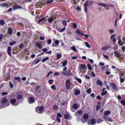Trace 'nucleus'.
I'll return each mask as SVG.
<instances>
[{
  "label": "nucleus",
  "mask_w": 125,
  "mask_h": 125,
  "mask_svg": "<svg viewBox=\"0 0 125 125\" xmlns=\"http://www.w3.org/2000/svg\"><path fill=\"white\" fill-rule=\"evenodd\" d=\"M10 102L11 104L14 106H17L20 103H22V101L17 100L14 98H12L10 99Z\"/></svg>",
  "instance_id": "obj_1"
},
{
  "label": "nucleus",
  "mask_w": 125,
  "mask_h": 125,
  "mask_svg": "<svg viewBox=\"0 0 125 125\" xmlns=\"http://www.w3.org/2000/svg\"><path fill=\"white\" fill-rule=\"evenodd\" d=\"M94 2L93 1H87L84 4V11L86 12L87 11V7L88 5L89 7L91 6Z\"/></svg>",
  "instance_id": "obj_2"
},
{
  "label": "nucleus",
  "mask_w": 125,
  "mask_h": 125,
  "mask_svg": "<svg viewBox=\"0 0 125 125\" xmlns=\"http://www.w3.org/2000/svg\"><path fill=\"white\" fill-rule=\"evenodd\" d=\"M8 100L6 98H3L1 102L2 105L5 107L9 106L10 104V103L9 102H8Z\"/></svg>",
  "instance_id": "obj_3"
},
{
  "label": "nucleus",
  "mask_w": 125,
  "mask_h": 125,
  "mask_svg": "<svg viewBox=\"0 0 125 125\" xmlns=\"http://www.w3.org/2000/svg\"><path fill=\"white\" fill-rule=\"evenodd\" d=\"M65 84L66 88L67 89H69L71 86V81L70 79L68 78L65 81Z\"/></svg>",
  "instance_id": "obj_4"
},
{
  "label": "nucleus",
  "mask_w": 125,
  "mask_h": 125,
  "mask_svg": "<svg viewBox=\"0 0 125 125\" xmlns=\"http://www.w3.org/2000/svg\"><path fill=\"white\" fill-rule=\"evenodd\" d=\"M43 107L42 106L37 107L36 108L35 111L38 113L41 114L43 112Z\"/></svg>",
  "instance_id": "obj_5"
},
{
  "label": "nucleus",
  "mask_w": 125,
  "mask_h": 125,
  "mask_svg": "<svg viewBox=\"0 0 125 125\" xmlns=\"http://www.w3.org/2000/svg\"><path fill=\"white\" fill-rule=\"evenodd\" d=\"M62 73L63 75L66 76H71L73 74V73L69 70L65 71L62 72Z\"/></svg>",
  "instance_id": "obj_6"
},
{
  "label": "nucleus",
  "mask_w": 125,
  "mask_h": 125,
  "mask_svg": "<svg viewBox=\"0 0 125 125\" xmlns=\"http://www.w3.org/2000/svg\"><path fill=\"white\" fill-rule=\"evenodd\" d=\"M110 86L113 89L116 90L118 87L115 83H111L110 84Z\"/></svg>",
  "instance_id": "obj_7"
},
{
  "label": "nucleus",
  "mask_w": 125,
  "mask_h": 125,
  "mask_svg": "<svg viewBox=\"0 0 125 125\" xmlns=\"http://www.w3.org/2000/svg\"><path fill=\"white\" fill-rule=\"evenodd\" d=\"M35 99L34 98L32 97H30L29 98L28 102L29 103L32 104L34 102Z\"/></svg>",
  "instance_id": "obj_8"
},
{
  "label": "nucleus",
  "mask_w": 125,
  "mask_h": 125,
  "mask_svg": "<svg viewBox=\"0 0 125 125\" xmlns=\"http://www.w3.org/2000/svg\"><path fill=\"white\" fill-rule=\"evenodd\" d=\"M12 8L14 10H15L18 9H21L22 8L19 5H16L14 6Z\"/></svg>",
  "instance_id": "obj_9"
},
{
  "label": "nucleus",
  "mask_w": 125,
  "mask_h": 125,
  "mask_svg": "<svg viewBox=\"0 0 125 125\" xmlns=\"http://www.w3.org/2000/svg\"><path fill=\"white\" fill-rule=\"evenodd\" d=\"M76 33L82 36L84 35V33L81 32L79 29H77L76 31Z\"/></svg>",
  "instance_id": "obj_10"
},
{
  "label": "nucleus",
  "mask_w": 125,
  "mask_h": 125,
  "mask_svg": "<svg viewBox=\"0 0 125 125\" xmlns=\"http://www.w3.org/2000/svg\"><path fill=\"white\" fill-rule=\"evenodd\" d=\"M82 112L81 110H79L75 113V115L76 116H78L82 115Z\"/></svg>",
  "instance_id": "obj_11"
},
{
  "label": "nucleus",
  "mask_w": 125,
  "mask_h": 125,
  "mask_svg": "<svg viewBox=\"0 0 125 125\" xmlns=\"http://www.w3.org/2000/svg\"><path fill=\"white\" fill-rule=\"evenodd\" d=\"M41 60V59L40 58H38L34 60L33 61V62H34L35 61V64H37L40 62Z\"/></svg>",
  "instance_id": "obj_12"
},
{
  "label": "nucleus",
  "mask_w": 125,
  "mask_h": 125,
  "mask_svg": "<svg viewBox=\"0 0 125 125\" xmlns=\"http://www.w3.org/2000/svg\"><path fill=\"white\" fill-rule=\"evenodd\" d=\"M80 90L76 89L74 91V94L75 95H78L80 93Z\"/></svg>",
  "instance_id": "obj_13"
},
{
  "label": "nucleus",
  "mask_w": 125,
  "mask_h": 125,
  "mask_svg": "<svg viewBox=\"0 0 125 125\" xmlns=\"http://www.w3.org/2000/svg\"><path fill=\"white\" fill-rule=\"evenodd\" d=\"M11 47H8L7 48V52L9 56H11Z\"/></svg>",
  "instance_id": "obj_14"
},
{
  "label": "nucleus",
  "mask_w": 125,
  "mask_h": 125,
  "mask_svg": "<svg viewBox=\"0 0 125 125\" xmlns=\"http://www.w3.org/2000/svg\"><path fill=\"white\" fill-rule=\"evenodd\" d=\"M96 83L97 84L99 85L100 86H101L102 85V83L101 81L99 80L98 79L96 81Z\"/></svg>",
  "instance_id": "obj_15"
},
{
  "label": "nucleus",
  "mask_w": 125,
  "mask_h": 125,
  "mask_svg": "<svg viewBox=\"0 0 125 125\" xmlns=\"http://www.w3.org/2000/svg\"><path fill=\"white\" fill-rule=\"evenodd\" d=\"M23 97L22 95L21 94H18L17 95V100H19L20 101V100L22 99Z\"/></svg>",
  "instance_id": "obj_16"
},
{
  "label": "nucleus",
  "mask_w": 125,
  "mask_h": 125,
  "mask_svg": "<svg viewBox=\"0 0 125 125\" xmlns=\"http://www.w3.org/2000/svg\"><path fill=\"white\" fill-rule=\"evenodd\" d=\"M104 119L109 122H112V120L108 116H105L104 117Z\"/></svg>",
  "instance_id": "obj_17"
},
{
  "label": "nucleus",
  "mask_w": 125,
  "mask_h": 125,
  "mask_svg": "<svg viewBox=\"0 0 125 125\" xmlns=\"http://www.w3.org/2000/svg\"><path fill=\"white\" fill-rule=\"evenodd\" d=\"M67 63V61L66 60H64L62 63V66L63 67L65 66Z\"/></svg>",
  "instance_id": "obj_18"
},
{
  "label": "nucleus",
  "mask_w": 125,
  "mask_h": 125,
  "mask_svg": "<svg viewBox=\"0 0 125 125\" xmlns=\"http://www.w3.org/2000/svg\"><path fill=\"white\" fill-rule=\"evenodd\" d=\"M65 28L64 27L63 28L61 29L58 28L57 29V30L59 32H61L64 31L65 30Z\"/></svg>",
  "instance_id": "obj_19"
},
{
  "label": "nucleus",
  "mask_w": 125,
  "mask_h": 125,
  "mask_svg": "<svg viewBox=\"0 0 125 125\" xmlns=\"http://www.w3.org/2000/svg\"><path fill=\"white\" fill-rule=\"evenodd\" d=\"M86 68V66L84 64H82L80 66V68L83 70H85Z\"/></svg>",
  "instance_id": "obj_20"
},
{
  "label": "nucleus",
  "mask_w": 125,
  "mask_h": 125,
  "mask_svg": "<svg viewBox=\"0 0 125 125\" xmlns=\"http://www.w3.org/2000/svg\"><path fill=\"white\" fill-rule=\"evenodd\" d=\"M96 122L94 119H93L91 121V125H94L96 124Z\"/></svg>",
  "instance_id": "obj_21"
},
{
  "label": "nucleus",
  "mask_w": 125,
  "mask_h": 125,
  "mask_svg": "<svg viewBox=\"0 0 125 125\" xmlns=\"http://www.w3.org/2000/svg\"><path fill=\"white\" fill-rule=\"evenodd\" d=\"M110 46L109 45L107 46L106 47H103L101 49V51H102L103 50H106L107 49H109L110 47Z\"/></svg>",
  "instance_id": "obj_22"
},
{
  "label": "nucleus",
  "mask_w": 125,
  "mask_h": 125,
  "mask_svg": "<svg viewBox=\"0 0 125 125\" xmlns=\"http://www.w3.org/2000/svg\"><path fill=\"white\" fill-rule=\"evenodd\" d=\"M35 45L39 49H41L42 48V46L39 42H36Z\"/></svg>",
  "instance_id": "obj_23"
},
{
  "label": "nucleus",
  "mask_w": 125,
  "mask_h": 125,
  "mask_svg": "<svg viewBox=\"0 0 125 125\" xmlns=\"http://www.w3.org/2000/svg\"><path fill=\"white\" fill-rule=\"evenodd\" d=\"M8 33L10 35H11L12 34V30L10 28H9L8 29V31H7Z\"/></svg>",
  "instance_id": "obj_24"
},
{
  "label": "nucleus",
  "mask_w": 125,
  "mask_h": 125,
  "mask_svg": "<svg viewBox=\"0 0 125 125\" xmlns=\"http://www.w3.org/2000/svg\"><path fill=\"white\" fill-rule=\"evenodd\" d=\"M114 53L117 57L120 58L121 57V55L119 54L117 52L115 51H114Z\"/></svg>",
  "instance_id": "obj_25"
},
{
  "label": "nucleus",
  "mask_w": 125,
  "mask_h": 125,
  "mask_svg": "<svg viewBox=\"0 0 125 125\" xmlns=\"http://www.w3.org/2000/svg\"><path fill=\"white\" fill-rule=\"evenodd\" d=\"M97 4H98L99 6H102V7L107 6V5L104 3H99L98 2H96Z\"/></svg>",
  "instance_id": "obj_26"
},
{
  "label": "nucleus",
  "mask_w": 125,
  "mask_h": 125,
  "mask_svg": "<svg viewBox=\"0 0 125 125\" xmlns=\"http://www.w3.org/2000/svg\"><path fill=\"white\" fill-rule=\"evenodd\" d=\"M44 36V35L43 34H41L40 35V36L39 37L40 39L41 40H44V39L45 38L44 37L42 36Z\"/></svg>",
  "instance_id": "obj_27"
},
{
  "label": "nucleus",
  "mask_w": 125,
  "mask_h": 125,
  "mask_svg": "<svg viewBox=\"0 0 125 125\" xmlns=\"http://www.w3.org/2000/svg\"><path fill=\"white\" fill-rule=\"evenodd\" d=\"M17 42L16 41H13L11 42H10L9 43V44L10 46H13L15 45Z\"/></svg>",
  "instance_id": "obj_28"
},
{
  "label": "nucleus",
  "mask_w": 125,
  "mask_h": 125,
  "mask_svg": "<svg viewBox=\"0 0 125 125\" xmlns=\"http://www.w3.org/2000/svg\"><path fill=\"white\" fill-rule=\"evenodd\" d=\"M73 108L75 110L77 109L78 108V106L77 104H74L73 106Z\"/></svg>",
  "instance_id": "obj_29"
},
{
  "label": "nucleus",
  "mask_w": 125,
  "mask_h": 125,
  "mask_svg": "<svg viewBox=\"0 0 125 125\" xmlns=\"http://www.w3.org/2000/svg\"><path fill=\"white\" fill-rule=\"evenodd\" d=\"M111 113L110 111H105L104 113V115H108Z\"/></svg>",
  "instance_id": "obj_30"
},
{
  "label": "nucleus",
  "mask_w": 125,
  "mask_h": 125,
  "mask_svg": "<svg viewBox=\"0 0 125 125\" xmlns=\"http://www.w3.org/2000/svg\"><path fill=\"white\" fill-rule=\"evenodd\" d=\"M89 117L88 115L86 114H84L83 115V118H85V119L87 120Z\"/></svg>",
  "instance_id": "obj_31"
},
{
  "label": "nucleus",
  "mask_w": 125,
  "mask_h": 125,
  "mask_svg": "<svg viewBox=\"0 0 125 125\" xmlns=\"http://www.w3.org/2000/svg\"><path fill=\"white\" fill-rule=\"evenodd\" d=\"M5 23V21L4 20H0V25H3Z\"/></svg>",
  "instance_id": "obj_32"
},
{
  "label": "nucleus",
  "mask_w": 125,
  "mask_h": 125,
  "mask_svg": "<svg viewBox=\"0 0 125 125\" xmlns=\"http://www.w3.org/2000/svg\"><path fill=\"white\" fill-rule=\"evenodd\" d=\"M71 24L74 28H77V26L76 23L74 22H72L71 23Z\"/></svg>",
  "instance_id": "obj_33"
},
{
  "label": "nucleus",
  "mask_w": 125,
  "mask_h": 125,
  "mask_svg": "<svg viewBox=\"0 0 125 125\" xmlns=\"http://www.w3.org/2000/svg\"><path fill=\"white\" fill-rule=\"evenodd\" d=\"M71 49L74 52H77V49L74 46H72L71 48Z\"/></svg>",
  "instance_id": "obj_34"
},
{
  "label": "nucleus",
  "mask_w": 125,
  "mask_h": 125,
  "mask_svg": "<svg viewBox=\"0 0 125 125\" xmlns=\"http://www.w3.org/2000/svg\"><path fill=\"white\" fill-rule=\"evenodd\" d=\"M69 117V115L68 114H66L64 115V118L65 119H68Z\"/></svg>",
  "instance_id": "obj_35"
},
{
  "label": "nucleus",
  "mask_w": 125,
  "mask_h": 125,
  "mask_svg": "<svg viewBox=\"0 0 125 125\" xmlns=\"http://www.w3.org/2000/svg\"><path fill=\"white\" fill-rule=\"evenodd\" d=\"M56 56L58 60L62 56V55L59 53H57Z\"/></svg>",
  "instance_id": "obj_36"
},
{
  "label": "nucleus",
  "mask_w": 125,
  "mask_h": 125,
  "mask_svg": "<svg viewBox=\"0 0 125 125\" xmlns=\"http://www.w3.org/2000/svg\"><path fill=\"white\" fill-rule=\"evenodd\" d=\"M14 78L15 79L18 80L19 82H21V79L20 77H14Z\"/></svg>",
  "instance_id": "obj_37"
},
{
  "label": "nucleus",
  "mask_w": 125,
  "mask_h": 125,
  "mask_svg": "<svg viewBox=\"0 0 125 125\" xmlns=\"http://www.w3.org/2000/svg\"><path fill=\"white\" fill-rule=\"evenodd\" d=\"M85 46L86 47H88V48H90L91 47V46L88 43L86 42H85Z\"/></svg>",
  "instance_id": "obj_38"
},
{
  "label": "nucleus",
  "mask_w": 125,
  "mask_h": 125,
  "mask_svg": "<svg viewBox=\"0 0 125 125\" xmlns=\"http://www.w3.org/2000/svg\"><path fill=\"white\" fill-rule=\"evenodd\" d=\"M53 18L52 17H50L48 19V20L49 22H52L53 21Z\"/></svg>",
  "instance_id": "obj_39"
},
{
  "label": "nucleus",
  "mask_w": 125,
  "mask_h": 125,
  "mask_svg": "<svg viewBox=\"0 0 125 125\" xmlns=\"http://www.w3.org/2000/svg\"><path fill=\"white\" fill-rule=\"evenodd\" d=\"M7 6V4L5 3H4L0 5V6L2 7H6Z\"/></svg>",
  "instance_id": "obj_40"
},
{
  "label": "nucleus",
  "mask_w": 125,
  "mask_h": 125,
  "mask_svg": "<svg viewBox=\"0 0 125 125\" xmlns=\"http://www.w3.org/2000/svg\"><path fill=\"white\" fill-rule=\"evenodd\" d=\"M87 66L88 69L90 70H92V68L90 64H87Z\"/></svg>",
  "instance_id": "obj_41"
},
{
  "label": "nucleus",
  "mask_w": 125,
  "mask_h": 125,
  "mask_svg": "<svg viewBox=\"0 0 125 125\" xmlns=\"http://www.w3.org/2000/svg\"><path fill=\"white\" fill-rule=\"evenodd\" d=\"M75 79L78 82L80 83H82V80L81 79L78 78L77 77H76Z\"/></svg>",
  "instance_id": "obj_42"
},
{
  "label": "nucleus",
  "mask_w": 125,
  "mask_h": 125,
  "mask_svg": "<svg viewBox=\"0 0 125 125\" xmlns=\"http://www.w3.org/2000/svg\"><path fill=\"white\" fill-rule=\"evenodd\" d=\"M121 104L124 106H125V101L124 100H122L121 101Z\"/></svg>",
  "instance_id": "obj_43"
},
{
  "label": "nucleus",
  "mask_w": 125,
  "mask_h": 125,
  "mask_svg": "<svg viewBox=\"0 0 125 125\" xmlns=\"http://www.w3.org/2000/svg\"><path fill=\"white\" fill-rule=\"evenodd\" d=\"M58 108V106L56 105H54L53 107V109L55 110H57Z\"/></svg>",
  "instance_id": "obj_44"
},
{
  "label": "nucleus",
  "mask_w": 125,
  "mask_h": 125,
  "mask_svg": "<svg viewBox=\"0 0 125 125\" xmlns=\"http://www.w3.org/2000/svg\"><path fill=\"white\" fill-rule=\"evenodd\" d=\"M107 93V91H104L102 92L101 93V94L102 96H104L106 95Z\"/></svg>",
  "instance_id": "obj_45"
},
{
  "label": "nucleus",
  "mask_w": 125,
  "mask_h": 125,
  "mask_svg": "<svg viewBox=\"0 0 125 125\" xmlns=\"http://www.w3.org/2000/svg\"><path fill=\"white\" fill-rule=\"evenodd\" d=\"M49 59V58L48 57H47L46 58L43 59L42 60V62H44L46 61L47 60H48Z\"/></svg>",
  "instance_id": "obj_46"
},
{
  "label": "nucleus",
  "mask_w": 125,
  "mask_h": 125,
  "mask_svg": "<svg viewBox=\"0 0 125 125\" xmlns=\"http://www.w3.org/2000/svg\"><path fill=\"white\" fill-rule=\"evenodd\" d=\"M62 23L63 25L64 26H66L67 25L66 21L65 20H63L62 21Z\"/></svg>",
  "instance_id": "obj_47"
},
{
  "label": "nucleus",
  "mask_w": 125,
  "mask_h": 125,
  "mask_svg": "<svg viewBox=\"0 0 125 125\" xmlns=\"http://www.w3.org/2000/svg\"><path fill=\"white\" fill-rule=\"evenodd\" d=\"M85 119L83 118H82L81 120L82 122L83 123H84L86 122L87 120L86 119Z\"/></svg>",
  "instance_id": "obj_48"
},
{
  "label": "nucleus",
  "mask_w": 125,
  "mask_h": 125,
  "mask_svg": "<svg viewBox=\"0 0 125 125\" xmlns=\"http://www.w3.org/2000/svg\"><path fill=\"white\" fill-rule=\"evenodd\" d=\"M51 88L52 90H55L56 89V88L55 87V85H52L51 86Z\"/></svg>",
  "instance_id": "obj_49"
},
{
  "label": "nucleus",
  "mask_w": 125,
  "mask_h": 125,
  "mask_svg": "<svg viewBox=\"0 0 125 125\" xmlns=\"http://www.w3.org/2000/svg\"><path fill=\"white\" fill-rule=\"evenodd\" d=\"M45 18H42L41 19H40V20H39L38 21V22L39 23H40L41 21H42L44 20L45 19Z\"/></svg>",
  "instance_id": "obj_50"
},
{
  "label": "nucleus",
  "mask_w": 125,
  "mask_h": 125,
  "mask_svg": "<svg viewBox=\"0 0 125 125\" xmlns=\"http://www.w3.org/2000/svg\"><path fill=\"white\" fill-rule=\"evenodd\" d=\"M91 89L90 88L89 89H88V90H87L86 92L87 93L90 94L91 93Z\"/></svg>",
  "instance_id": "obj_51"
},
{
  "label": "nucleus",
  "mask_w": 125,
  "mask_h": 125,
  "mask_svg": "<svg viewBox=\"0 0 125 125\" xmlns=\"http://www.w3.org/2000/svg\"><path fill=\"white\" fill-rule=\"evenodd\" d=\"M9 84L10 86V88H12L13 87V84L11 82H9Z\"/></svg>",
  "instance_id": "obj_52"
},
{
  "label": "nucleus",
  "mask_w": 125,
  "mask_h": 125,
  "mask_svg": "<svg viewBox=\"0 0 125 125\" xmlns=\"http://www.w3.org/2000/svg\"><path fill=\"white\" fill-rule=\"evenodd\" d=\"M53 1V0H48L46 2L47 4H49L52 2Z\"/></svg>",
  "instance_id": "obj_53"
},
{
  "label": "nucleus",
  "mask_w": 125,
  "mask_h": 125,
  "mask_svg": "<svg viewBox=\"0 0 125 125\" xmlns=\"http://www.w3.org/2000/svg\"><path fill=\"white\" fill-rule=\"evenodd\" d=\"M52 73L53 72L52 71H51L49 72L47 75V77H48L50 74H52Z\"/></svg>",
  "instance_id": "obj_54"
},
{
  "label": "nucleus",
  "mask_w": 125,
  "mask_h": 125,
  "mask_svg": "<svg viewBox=\"0 0 125 125\" xmlns=\"http://www.w3.org/2000/svg\"><path fill=\"white\" fill-rule=\"evenodd\" d=\"M103 56L106 59H108L109 58V57L107 55H105L104 54H103Z\"/></svg>",
  "instance_id": "obj_55"
},
{
  "label": "nucleus",
  "mask_w": 125,
  "mask_h": 125,
  "mask_svg": "<svg viewBox=\"0 0 125 125\" xmlns=\"http://www.w3.org/2000/svg\"><path fill=\"white\" fill-rule=\"evenodd\" d=\"M47 44H49L51 43L52 41L51 39H49L47 41Z\"/></svg>",
  "instance_id": "obj_56"
},
{
  "label": "nucleus",
  "mask_w": 125,
  "mask_h": 125,
  "mask_svg": "<svg viewBox=\"0 0 125 125\" xmlns=\"http://www.w3.org/2000/svg\"><path fill=\"white\" fill-rule=\"evenodd\" d=\"M112 39L114 43V44L116 42V38H114Z\"/></svg>",
  "instance_id": "obj_57"
},
{
  "label": "nucleus",
  "mask_w": 125,
  "mask_h": 125,
  "mask_svg": "<svg viewBox=\"0 0 125 125\" xmlns=\"http://www.w3.org/2000/svg\"><path fill=\"white\" fill-rule=\"evenodd\" d=\"M56 120L59 123H60L61 122V120L60 119L58 118V117H56Z\"/></svg>",
  "instance_id": "obj_58"
},
{
  "label": "nucleus",
  "mask_w": 125,
  "mask_h": 125,
  "mask_svg": "<svg viewBox=\"0 0 125 125\" xmlns=\"http://www.w3.org/2000/svg\"><path fill=\"white\" fill-rule=\"evenodd\" d=\"M120 82L121 83H123L124 81V79L123 78H120Z\"/></svg>",
  "instance_id": "obj_59"
},
{
  "label": "nucleus",
  "mask_w": 125,
  "mask_h": 125,
  "mask_svg": "<svg viewBox=\"0 0 125 125\" xmlns=\"http://www.w3.org/2000/svg\"><path fill=\"white\" fill-rule=\"evenodd\" d=\"M100 108V106L99 105H97L96 106V110H98Z\"/></svg>",
  "instance_id": "obj_60"
},
{
  "label": "nucleus",
  "mask_w": 125,
  "mask_h": 125,
  "mask_svg": "<svg viewBox=\"0 0 125 125\" xmlns=\"http://www.w3.org/2000/svg\"><path fill=\"white\" fill-rule=\"evenodd\" d=\"M57 117L61 118L62 117V116L61 114L60 113H58L57 115Z\"/></svg>",
  "instance_id": "obj_61"
},
{
  "label": "nucleus",
  "mask_w": 125,
  "mask_h": 125,
  "mask_svg": "<svg viewBox=\"0 0 125 125\" xmlns=\"http://www.w3.org/2000/svg\"><path fill=\"white\" fill-rule=\"evenodd\" d=\"M91 74L92 76L93 77H94L95 76V73L93 72H92L91 73Z\"/></svg>",
  "instance_id": "obj_62"
},
{
  "label": "nucleus",
  "mask_w": 125,
  "mask_h": 125,
  "mask_svg": "<svg viewBox=\"0 0 125 125\" xmlns=\"http://www.w3.org/2000/svg\"><path fill=\"white\" fill-rule=\"evenodd\" d=\"M60 73L58 72H55L54 73V75L55 76L59 75Z\"/></svg>",
  "instance_id": "obj_63"
},
{
  "label": "nucleus",
  "mask_w": 125,
  "mask_h": 125,
  "mask_svg": "<svg viewBox=\"0 0 125 125\" xmlns=\"http://www.w3.org/2000/svg\"><path fill=\"white\" fill-rule=\"evenodd\" d=\"M24 47V45L22 44H21L19 45V47L20 48H22Z\"/></svg>",
  "instance_id": "obj_64"
}]
</instances>
